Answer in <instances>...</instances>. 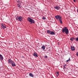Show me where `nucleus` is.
I'll use <instances>...</instances> for the list:
<instances>
[{
    "label": "nucleus",
    "instance_id": "9d476101",
    "mask_svg": "<svg viewBox=\"0 0 78 78\" xmlns=\"http://www.w3.org/2000/svg\"><path fill=\"white\" fill-rule=\"evenodd\" d=\"M29 75L30 76V77L34 78V75H33V74L31 73H29Z\"/></svg>",
    "mask_w": 78,
    "mask_h": 78
},
{
    "label": "nucleus",
    "instance_id": "423d86ee",
    "mask_svg": "<svg viewBox=\"0 0 78 78\" xmlns=\"http://www.w3.org/2000/svg\"><path fill=\"white\" fill-rule=\"evenodd\" d=\"M54 8L57 10H59L60 9V7L58 6H56L54 7Z\"/></svg>",
    "mask_w": 78,
    "mask_h": 78
},
{
    "label": "nucleus",
    "instance_id": "393cba45",
    "mask_svg": "<svg viewBox=\"0 0 78 78\" xmlns=\"http://www.w3.org/2000/svg\"><path fill=\"white\" fill-rule=\"evenodd\" d=\"M17 3H20V1L19 0V1H17Z\"/></svg>",
    "mask_w": 78,
    "mask_h": 78
},
{
    "label": "nucleus",
    "instance_id": "a878e982",
    "mask_svg": "<svg viewBox=\"0 0 78 78\" xmlns=\"http://www.w3.org/2000/svg\"><path fill=\"white\" fill-rule=\"evenodd\" d=\"M76 55L77 56H78V52H77L76 53Z\"/></svg>",
    "mask_w": 78,
    "mask_h": 78
},
{
    "label": "nucleus",
    "instance_id": "39448f33",
    "mask_svg": "<svg viewBox=\"0 0 78 78\" xmlns=\"http://www.w3.org/2000/svg\"><path fill=\"white\" fill-rule=\"evenodd\" d=\"M7 61L9 64H11V63L13 61L11 59H9Z\"/></svg>",
    "mask_w": 78,
    "mask_h": 78
},
{
    "label": "nucleus",
    "instance_id": "4be33fe9",
    "mask_svg": "<svg viewBox=\"0 0 78 78\" xmlns=\"http://www.w3.org/2000/svg\"><path fill=\"white\" fill-rule=\"evenodd\" d=\"M70 60V58H69V59L66 61V62H68V61H69Z\"/></svg>",
    "mask_w": 78,
    "mask_h": 78
},
{
    "label": "nucleus",
    "instance_id": "6e6552de",
    "mask_svg": "<svg viewBox=\"0 0 78 78\" xmlns=\"http://www.w3.org/2000/svg\"><path fill=\"white\" fill-rule=\"evenodd\" d=\"M33 55L34 56H35V57H38V55H37V53H36V52H34L33 54Z\"/></svg>",
    "mask_w": 78,
    "mask_h": 78
},
{
    "label": "nucleus",
    "instance_id": "f8f14e48",
    "mask_svg": "<svg viewBox=\"0 0 78 78\" xmlns=\"http://www.w3.org/2000/svg\"><path fill=\"white\" fill-rule=\"evenodd\" d=\"M50 34L51 35H55V32L53 31H51Z\"/></svg>",
    "mask_w": 78,
    "mask_h": 78
},
{
    "label": "nucleus",
    "instance_id": "20e7f679",
    "mask_svg": "<svg viewBox=\"0 0 78 78\" xmlns=\"http://www.w3.org/2000/svg\"><path fill=\"white\" fill-rule=\"evenodd\" d=\"M1 28H2V29H5V28H6V26H4V24H1Z\"/></svg>",
    "mask_w": 78,
    "mask_h": 78
},
{
    "label": "nucleus",
    "instance_id": "f3484780",
    "mask_svg": "<svg viewBox=\"0 0 78 78\" xmlns=\"http://www.w3.org/2000/svg\"><path fill=\"white\" fill-rule=\"evenodd\" d=\"M55 75H56L57 77L59 76V72H56L55 73Z\"/></svg>",
    "mask_w": 78,
    "mask_h": 78
},
{
    "label": "nucleus",
    "instance_id": "412c9836",
    "mask_svg": "<svg viewBox=\"0 0 78 78\" xmlns=\"http://www.w3.org/2000/svg\"><path fill=\"white\" fill-rule=\"evenodd\" d=\"M59 20L60 21H61L62 20V18H61V17H60L59 19Z\"/></svg>",
    "mask_w": 78,
    "mask_h": 78
},
{
    "label": "nucleus",
    "instance_id": "cd10ccee",
    "mask_svg": "<svg viewBox=\"0 0 78 78\" xmlns=\"http://www.w3.org/2000/svg\"><path fill=\"white\" fill-rule=\"evenodd\" d=\"M74 2H76V1H75V0H73Z\"/></svg>",
    "mask_w": 78,
    "mask_h": 78
},
{
    "label": "nucleus",
    "instance_id": "4468645a",
    "mask_svg": "<svg viewBox=\"0 0 78 78\" xmlns=\"http://www.w3.org/2000/svg\"><path fill=\"white\" fill-rule=\"evenodd\" d=\"M45 45H43V46H42L41 47V48L42 49H43V50H44L45 49Z\"/></svg>",
    "mask_w": 78,
    "mask_h": 78
},
{
    "label": "nucleus",
    "instance_id": "ddd939ff",
    "mask_svg": "<svg viewBox=\"0 0 78 78\" xmlns=\"http://www.w3.org/2000/svg\"><path fill=\"white\" fill-rule=\"evenodd\" d=\"M71 50L72 51H74L75 50V47L74 46H71Z\"/></svg>",
    "mask_w": 78,
    "mask_h": 78
},
{
    "label": "nucleus",
    "instance_id": "c85d7f7f",
    "mask_svg": "<svg viewBox=\"0 0 78 78\" xmlns=\"http://www.w3.org/2000/svg\"><path fill=\"white\" fill-rule=\"evenodd\" d=\"M56 28H58V27L57 26L56 27Z\"/></svg>",
    "mask_w": 78,
    "mask_h": 78
},
{
    "label": "nucleus",
    "instance_id": "f257e3e1",
    "mask_svg": "<svg viewBox=\"0 0 78 78\" xmlns=\"http://www.w3.org/2000/svg\"><path fill=\"white\" fill-rule=\"evenodd\" d=\"M62 32L63 33H65L66 34H69V30L67 29V27H65L62 30Z\"/></svg>",
    "mask_w": 78,
    "mask_h": 78
},
{
    "label": "nucleus",
    "instance_id": "f03ea898",
    "mask_svg": "<svg viewBox=\"0 0 78 78\" xmlns=\"http://www.w3.org/2000/svg\"><path fill=\"white\" fill-rule=\"evenodd\" d=\"M27 20L30 23V24H32V23H34L35 22L34 21V20L31 18L29 17L27 18Z\"/></svg>",
    "mask_w": 78,
    "mask_h": 78
},
{
    "label": "nucleus",
    "instance_id": "5701e85b",
    "mask_svg": "<svg viewBox=\"0 0 78 78\" xmlns=\"http://www.w3.org/2000/svg\"><path fill=\"white\" fill-rule=\"evenodd\" d=\"M60 23L61 24H62V20L60 21Z\"/></svg>",
    "mask_w": 78,
    "mask_h": 78
},
{
    "label": "nucleus",
    "instance_id": "0eeeda50",
    "mask_svg": "<svg viewBox=\"0 0 78 78\" xmlns=\"http://www.w3.org/2000/svg\"><path fill=\"white\" fill-rule=\"evenodd\" d=\"M61 16L59 15H57V16H55V17L56 18V19H57V20H58L60 18H61Z\"/></svg>",
    "mask_w": 78,
    "mask_h": 78
},
{
    "label": "nucleus",
    "instance_id": "7ed1b4c3",
    "mask_svg": "<svg viewBox=\"0 0 78 78\" xmlns=\"http://www.w3.org/2000/svg\"><path fill=\"white\" fill-rule=\"evenodd\" d=\"M23 19V17L21 16H17L16 17V20H18V21H20V22H21L22 20Z\"/></svg>",
    "mask_w": 78,
    "mask_h": 78
},
{
    "label": "nucleus",
    "instance_id": "9b49d317",
    "mask_svg": "<svg viewBox=\"0 0 78 78\" xmlns=\"http://www.w3.org/2000/svg\"><path fill=\"white\" fill-rule=\"evenodd\" d=\"M12 66H13V67H14V66H16V64H15V63H14V62L13 61V62L11 63V64Z\"/></svg>",
    "mask_w": 78,
    "mask_h": 78
},
{
    "label": "nucleus",
    "instance_id": "1a4fd4ad",
    "mask_svg": "<svg viewBox=\"0 0 78 78\" xmlns=\"http://www.w3.org/2000/svg\"><path fill=\"white\" fill-rule=\"evenodd\" d=\"M0 58L1 61H3V57L2 55L0 54Z\"/></svg>",
    "mask_w": 78,
    "mask_h": 78
},
{
    "label": "nucleus",
    "instance_id": "dca6fc26",
    "mask_svg": "<svg viewBox=\"0 0 78 78\" xmlns=\"http://www.w3.org/2000/svg\"><path fill=\"white\" fill-rule=\"evenodd\" d=\"M75 40V38L73 37H72L70 38V40L71 41H73V40Z\"/></svg>",
    "mask_w": 78,
    "mask_h": 78
},
{
    "label": "nucleus",
    "instance_id": "aec40b11",
    "mask_svg": "<svg viewBox=\"0 0 78 78\" xmlns=\"http://www.w3.org/2000/svg\"><path fill=\"white\" fill-rule=\"evenodd\" d=\"M66 69V67H65V66H63V69H64V71H65V69Z\"/></svg>",
    "mask_w": 78,
    "mask_h": 78
},
{
    "label": "nucleus",
    "instance_id": "2eb2a0df",
    "mask_svg": "<svg viewBox=\"0 0 78 78\" xmlns=\"http://www.w3.org/2000/svg\"><path fill=\"white\" fill-rule=\"evenodd\" d=\"M17 7H18V8H22V5H21L20 4H18L17 5Z\"/></svg>",
    "mask_w": 78,
    "mask_h": 78
},
{
    "label": "nucleus",
    "instance_id": "bb28decb",
    "mask_svg": "<svg viewBox=\"0 0 78 78\" xmlns=\"http://www.w3.org/2000/svg\"><path fill=\"white\" fill-rule=\"evenodd\" d=\"M48 56L47 55L45 56V58H47Z\"/></svg>",
    "mask_w": 78,
    "mask_h": 78
},
{
    "label": "nucleus",
    "instance_id": "6ab92c4d",
    "mask_svg": "<svg viewBox=\"0 0 78 78\" xmlns=\"http://www.w3.org/2000/svg\"><path fill=\"white\" fill-rule=\"evenodd\" d=\"M42 19H43V20H45L46 19V18H45V17L43 16Z\"/></svg>",
    "mask_w": 78,
    "mask_h": 78
},
{
    "label": "nucleus",
    "instance_id": "b1692460",
    "mask_svg": "<svg viewBox=\"0 0 78 78\" xmlns=\"http://www.w3.org/2000/svg\"><path fill=\"white\" fill-rule=\"evenodd\" d=\"M76 41H78V38H76Z\"/></svg>",
    "mask_w": 78,
    "mask_h": 78
},
{
    "label": "nucleus",
    "instance_id": "a211bd4d",
    "mask_svg": "<svg viewBox=\"0 0 78 78\" xmlns=\"http://www.w3.org/2000/svg\"><path fill=\"white\" fill-rule=\"evenodd\" d=\"M47 33H48V34H50L51 32V31L50 30H48L47 31Z\"/></svg>",
    "mask_w": 78,
    "mask_h": 78
}]
</instances>
